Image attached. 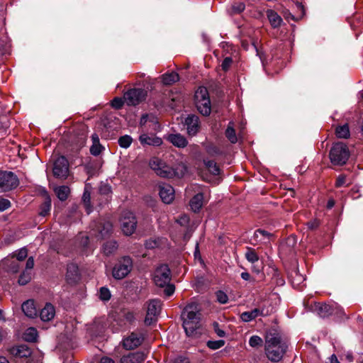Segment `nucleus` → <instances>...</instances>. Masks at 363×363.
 Returning <instances> with one entry per match:
<instances>
[{"mask_svg":"<svg viewBox=\"0 0 363 363\" xmlns=\"http://www.w3.org/2000/svg\"><path fill=\"white\" fill-rule=\"evenodd\" d=\"M347 186L348 184H346V176L344 174H340L337 178L336 182H335V186L336 187H341L342 186Z\"/></svg>","mask_w":363,"mask_h":363,"instance_id":"603ef678","label":"nucleus"},{"mask_svg":"<svg viewBox=\"0 0 363 363\" xmlns=\"http://www.w3.org/2000/svg\"><path fill=\"white\" fill-rule=\"evenodd\" d=\"M23 337L26 342H34L38 337V331L35 328H28L24 332Z\"/></svg>","mask_w":363,"mask_h":363,"instance_id":"72a5a7b5","label":"nucleus"},{"mask_svg":"<svg viewBox=\"0 0 363 363\" xmlns=\"http://www.w3.org/2000/svg\"><path fill=\"white\" fill-rule=\"evenodd\" d=\"M335 135L338 138L347 139L350 135V128L347 124L338 125L335 129Z\"/></svg>","mask_w":363,"mask_h":363,"instance_id":"473e14b6","label":"nucleus"},{"mask_svg":"<svg viewBox=\"0 0 363 363\" xmlns=\"http://www.w3.org/2000/svg\"><path fill=\"white\" fill-rule=\"evenodd\" d=\"M225 344V341L223 340H214V341H208L207 342V346L212 350H217L222 347Z\"/></svg>","mask_w":363,"mask_h":363,"instance_id":"49530a36","label":"nucleus"},{"mask_svg":"<svg viewBox=\"0 0 363 363\" xmlns=\"http://www.w3.org/2000/svg\"><path fill=\"white\" fill-rule=\"evenodd\" d=\"M232 62H233V60H232L231 57H225L221 64L222 69L224 71H227L230 68Z\"/></svg>","mask_w":363,"mask_h":363,"instance_id":"864d4df0","label":"nucleus"},{"mask_svg":"<svg viewBox=\"0 0 363 363\" xmlns=\"http://www.w3.org/2000/svg\"><path fill=\"white\" fill-rule=\"evenodd\" d=\"M318 225L319 223L316 220L308 223V228L311 229L316 228L318 226Z\"/></svg>","mask_w":363,"mask_h":363,"instance_id":"052dcab7","label":"nucleus"},{"mask_svg":"<svg viewBox=\"0 0 363 363\" xmlns=\"http://www.w3.org/2000/svg\"><path fill=\"white\" fill-rule=\"evenodd\" d=\"M99 298L102 301H108L111 298L109 289L106 287H101L99 291Z\"/></svg>","mask_w":363,"mask_h":363,"instance_id":"de8ad7c7","label":"nucleus"},{"mask_svg":"<svg viewBox=\"0 0 363 363\" xmlns=\"http://www.w3.org/2000/svg\"><path fill=\"white\" fill-rule=\"evenodd\" d=\"M315 310L322 318L328 317L333 313L332 307L326 303H318L315 306Z\"/></svg>","mask_w":363,"mask_h":363,"instance_id":"c85d7f7f","label":"nucleus"},{"mask_svg":"<svg viewBox=\"0 0 363 363\" xmlns=\"http://www.w3.org/2000/svg\"><path fill=\"white\" fill-rule=\"evenodd\" d=\"M330 363H340L335 354L330 357Z\"/></svg>","mask_w":363,"mask_h":363,"instance_id":"338daca9","label":"nucleus"},{"mask_svg":"<svg viewBox=\"0 0 363 363\" xmlns=\"http://www.w3.org/2000/svg\"><path fill=\"white\" fill-rule=\"evenodd\" d=\"M10 352L18 357H28L31 354L30 349L26 345H21L11 348Z\"/></svg>","mask_w":363,"mask_h":363,"instance_id":"5701e85b","label":"nucleus"},{"mask_svg":"<svg viewBox=\"0 0 363 363\" xmlns=\"http://www.w3.org/2000/svg\"><path fill=\"white\" fill-rule=\"evenodd\" d=\"M267 16L271 26L273 28H278L281 26L282 23V18L277 12L271 9L267 10Z\"/></svg>","mask_w":363,"mask_h":363,"instance_id":"cd10ccee","label":"nucleus"},{"mask_svg":"<svg viewBox=\"0 0 363 363\" xmlns=\"http://www.w3.org/2000/svg\"><path fill=\"white\" fill-rule=\"evenodd\" d=\"M179 80V74L175 72L166 73L162 76V81L164 84L170 85Z\"/></svg>","mask_w":363,"mask_h":363,"instance_id":"2f4dec72","label":"nucleus"},{"mask_svg":"<svg viewBox=\"0 0 363 363\" xmlns=\"http://www.w3.org/2000/svg\"><path fill=\"white\" fill-rule=\"evenodd\" d=\"M125 317V319L129 322H132L135 319V316L133 312H128Z\"/></svg>","mask_w":363,"mask_h":363,"instance_id":"680f3d73","label":"nucleus"},{"mask_svg":"<svg viewBox=\"0 0 363 363\" xmlns=\"http://www.w3.org/2000/svg\"><path fill=\"white\" fill-rule=\"evenodd\" d=\"M66 278L69 283H75L79 279L78 267L74 264L67 265Z\"/></svg>","mask_w":363,"mask_h":363,"instance_id":"393cba45","label":"nucleus"},{"mask_svg":"<svg viewBox=\"0 0 363 363\" xmlns=\"http://www.w3.org/2000/svg\"><path fill=\"white\" fill-rule=\"evenodd\" d=\"M139 140L143 145H147L158 147L162 144V138L155 135H149L146 133L141 134L139 137Z\"/></svg>","mask_w":363,"mask_h":363,"instance_id":"6ab92c4d","label":"nucleus"},{"mask_svg":"<svg viewBox=\"0 0 363 363\" xmlns=\"http://www.w3.org/2000/svg\"><path fill=\"white\" fill-rule=\"evenodd\" d=\"M92 225L96 228V230L93 229L94 230V234L101 239L106 238L112 231V224L109 221L99 222V223H94Z\"/></svg>","mask_w":363,"mask_h":363,"instance_id":"dca6fc26","label":"nucleus"},{"mask_svg":"<svg viewBox=\"0 0 363 363\" xmlns=\"http://www.w3.org/2000/svg\"><path fill=\"white\" fill-rule=\"evenodd\" d=\"M28 256V250L26 248L23 247L18 251L15 252L13 254V257H16V260H18V262L23 261Z\"/></svg>","mask_w":363,"mask_h":363,"instance_id":"79ce46f5","label":"nucleus"},{"mask_svg":"<svg viewBox=\"0 0 363 363\" xmlns=\"http://www.w3.org/2000/svg\"><path fill=\"white\" fill-rule=\"evenodd\" d=\"M213 325H214V329H215V331H216V334L219 337H224L225 333V332L223 330H220V329L218 328V323H215L213 324Z\"/></svg>","mask_w":363,"mask_h":363,"instance_id":"bf43d9fd","label":"nucleus"},{"mask_svg":"<svg viewBox=\"0 0 363 363\" xmlns=\"http://www.w3.org/2000/svg\"><path fill=\"white\" fill-rule=\"evenodd\" d=\"M206 152L210 156H217L222 154V151L216 145H211L206 147Z\"/></svg>","mask_w":363,"mask_h":363,"instance_id":"a18cd8bd","label":"nucleus"},{"mask_svg":"<svg viewBox=\"0 0 363 363\" xmlns=\"http://www.w3.org/2000/svg\"><path fill=\"white\" fill-rule=\"evenodd\" d=\"M188 221H189V218L185 215L182 216L179 220V222L182 225L187 223Z\"/></svg>","mask_w":363,"mask_h":363,"instance_id":"0e129e2a","label":"nucleus"},{"mask_svg":"<svg viewBox=\"0 0 363 363\" xmlns=\"http://www.w3.org/2000/svg\"><path fill=\"white\" fill-rule=\"evenodd\" d=\"M200 309L198 304L191 303L183 310L181 317L183 320V328L187 336L193 337L197 333L201 319Z\"/></svg>","mask_w":363,"mask_h":363,"instance_id":"f03ea898","label":"nucleus"},{"mask_svg":"<svg viewBox=\"0 0 363 363\" xmlns=\"http://www.w3.org/2000/svg\"><path fill=\"white\" fill-rule=\"evenodd\" d=\"M152 279L154 283L158 287L164 289V294L169 296L174 292V286L170 284L171 281V271L167 264H161L157 267L153 274Z\"/></svg>","mask_w":363,"mask_h":363,"instance_id":"20e7f679","label":"nucleus"},{"mask_svg":"<svg viewBox=\"0 0 363 363\" xmlns=\"http://www.w3.org/2000/svg\"><path fill=\"white\" fill-rule=\"evenodd\" d=\"M18 184V179L13 172L0 171V192L11 190Z\"/></svg>","mask_w":363,"mask_h":363,"instance_id":"9d476101","label":"nucleus"},{"mask_svg":"<svg viewBox=\"0 0 363 363\" xmlns=\"http://www.w3.org/2000/svg\"><path fill=\"white\" fill-rule=\"evenodd\" d=\"M272 234L269 232L257 229L255 231L253 236L251 238V243L252 245H257L258 243H264L270 240Z\"/></svg>","mask_w":363,"mask_h":363,"instance_id":"a211bd4d","label":"nucleus"},{"mask_svg":"<svg viewBox=\"0 0 363 363\" xmlns=\"http://www.w3.org/2000/svg\"><path fill=\"white\" fill-rule=\"evenodd\" d=\"M100 363H114V361L109 357H103L101 358Z\"/></svg>","mask_w":363,"mask_h":363,"instance_id":"69168bd1","label":"nucleus"},{"mask_svg":"<svg viewBox=\"0 0 363 363\" xmlns=\"http://www.w3.org/2000/svg\"><path fill=\"white\" fill-rule=\"evenodd\" d=\"M34 267V259L33 257L28 258L26 264V269L21 274L18 283L24 286L29 283L32 279V269Z\"/></svg>","mask_w":363,"mask_h":363,"instance_id":"4468645a","label":"nucleus"},{"mask_svg":"<svg viewBox=\"0 0 363 363\" xmlns=\"http://www.w3.org/2000/svg\"><path fill=\"white\" fill-rule=\"evenodd\" d=\"M288 345L283 340L279 332L275 329H271L265 335V354L267 358L274 362L280 361L286 350Z\"/></svg>","mask_w":363,"mask_h":363,"instance_id":"f257e3e1","label":"nucleus"},{"mask_svg":"<svg viewBox=\"0 0 363 363\" xmlns=\"http://www.w3.org/2000/svg\"><path fill=\"white\" fill-rule=\"evenodd\" d=\"M82 199L84 204H89L91 200L90 193L85 190L83 194Z\"/></svg>","mask_w":363,"mask_h":363,"instance_id":"13d9d810","label":"nucleus"},{"mask_svg":"<svg viewBox=\"0 0 363 363\" xmlns=\"http://www.w3.org/2000/svg\"><path fill=\"white\" fill-rule=\"evenodd\" d=\"M111 104H112L113 107H114L116 108H120L122 107V106L123 104V101L121 98H115L112 101Z\"/></svg>","mask_w":363,"mask_h":363,"instance_id":"6e6d98bb","label":"nucleus"},{"mask_svg":"<svg viewBox=\"0 0 363 363\" xmlns=\"http://www.w3.org/2000/svg\"><path fill=\"white\" fill-rule=\"evenodd\" d=\"M137 220L132 212L127 211L123 215L121 219V229L126 235H132L136 228Z\"/></svg>","mask_w":363,"mask_h":363,"instance_id":"ddd939ff","label":"nucleus"},{"mask_svg":"<svg viewBox=\"0 0 363 363\" xmlns=\"http://www.w3.org/2000/svg\"><path fill=\"white\" fill-rule=\"evenodd\" d=\"M144 359L145 355L143 352H132L123 356L121 359V363H141Z\"/></svg>","mask_w":363,"mask_h":363,"instance_id":"412c9836","label":"nucleus"},{"mask_svg":"<svg viewBox=\"0 0 363 363\" xmlns=\"http://www.w3.org/2000/svg\"><path fill=\"white\" fill-rule=\"evenodd\" d=\"M55 315V307L51 303H46L40 311V317L43 321L51 320Z\"/></svg>","mask_w":363,"mask_h":363,"instance_id":"b1692460","label":"nucleus"},{"mask_svg":"<svg viewBox=\"0 0 363 363\" xmlns=\"http://www.w3.org/2000/svg\"><path fill=\"white\" fill-rule=\"evenodd\" d=\"M22 311L24 314L31 318L37 316L38 310L33 300H28L22 304Z\"/></svg>","mask_w":363,"mask_h":363,"instance_id":"4be33fe9","label":"nucleus"},{"mask_svg":"<svg viewBox=\"0 0 363 363\" xmlns=\"http://www.w3.org/2000/svg\"><path fill=\"white\" fill-rule=\"evenodd\" d=\"M150 167L157 175L167 179L174 177H182L187 171L186 165L182 162L177 164L174 167H172L156 157L150 160Z\"/></svg>","mask_w":363,"mask_h":363,"instance_id":"7ed1b4c3","label":"nucleus"},{"mask_svg":"<svg viewBox=\"0 0 363 363\" xmlns=\"http://www.w3.org/2000/svg\"><path fill=\"white\" fill-rule=\"evenodd\" d=\"M245 5L242 2H238L235 3L233 6L232 9L234 13H239L245 10Z\"/></svg>","mask_w":363,"mask_h":363,"instance_id":"8fccbe9b","label":"nucleus"},{"mask_svg":"<svg viewBox=\"0 0 363 363\" xmlns=\"http://www.w3.org/2000/svg\"><path fill=\"white\" fill-rule=\"evenodd\" d=\"M167 140L169 143H171L174 146L179 148H184L188 144L186 138L181 135L180 133L169 134L167 135Z\"/></svg>","mask_w":363,"mask_h":363,"instance_id":"aec40b11","label":"nucleus"},{"mask_svg":"<svg viewBox=\"0 0 363 363\" xmlns=\"http://www.w3.org/2000/svg\"><path fill=\"white\" fill-rule=\"evenodd\" d=\"M11 207V202L9 200L4 198H0V211H4Z\"/></svg>","mask_w":363,"mask_h":363,"instance_id":"3c124183","label":"nucleus"},{"mask_svg":"<svg viewBox=\"0 0 363 363\" xmlns=\"http://www.w3.org/2000/svg\"><path fill=\"white\" fill-rule=\"evenodd\" d=\"M147 95V91L143 89H132L124 94V100L129 106H136L143 101Z\"/></svg>","mask_w":363,"mask_h":363,"instance_id":"f8f14e48","label":"nucleus"},{"mask_svg":"<svg viewBox=\"0 0 363 363\" xmlns=\"http://www.w3.org/2000/svg\"><path fill=\"white\" fill-rule=\"evenodd\" d=\"M204 164L208 170L213 175H218L220 169L217 164L213 160H204Z\"/></svg>","mask_w":363,"mask_h":363,"instance_id":"4c0bfd02","label":"nucleus"},{"mask_svg":"<svg viewBox=\"0 0 363 363\" xmlns=\"http://www.w3.org/2000/svg\"><path fill=\"white\" fill-rule=\"evenodd\" d=\"M225 136L231 143L234 144L238 141L235 130L233 127L230 125V123L225 130Z\"/></svg>","mask_w":363,"mask_h":363,"instance_id":"a19ab883","label":"nucleus"},{"mask_svg":"<svg viewBox=\"0 0 363 363\" xmlns=\"http://www.w3.org/2000/svg\"><path fill=\"white\" fill-rule=\"evenodd\" d=\"M335 205V201L333 200V199H330L328 201V204H327V206L328 208H331L334 206Z\"/></svg>","mask_w":363,"mask_h":363,"instance_id":"774afa93","label":"nucleus"},{"mask_svg":"<svg viewBox=\"0 0 363 363\" xmlns=\"http://www.w3.org/2000/svg\"><path fill=\"white\" fill-rule=\"evenodd\" d=\"M50 208L51 201L50 199H48L40 207V215L43 217L46 216L50 212Z\"/></svg>","mask_w":363,"mask_h":363,"instance_id":"37998d69","label":"nucleus"},{"mask_svg":"<svg viewBox=\"0 0 363 363\" xmlns=\"http://www.w3.org/2000/svg\"><path fill=\"white\" fill-rule=\"evenodd\" d=\"M216 298L217 301L222 304H225L228 301V297L227 294L222 291H218L216 293Z\"/></svg>","mask_w":363,"mask_h":363,"instance_id":"09e8293b","label":"nucleus"},{"mask_svg":"<svg viewBox=\"0 0 363 363\" xmlns=\"http://www.w3.org/2000/svg\"><path fill=\"white\" fill-rule=\"evenodd\" d=\"M173 363H190L188 358L185 357H178L175 358L173 361Z\"/></svg>","mask_w":363,"mask_h":363,"instance_id":"4d7b16f0","label":"nucleus"},{"mask_svg":"<svg viewBox=\"0 0 363 363\" xmlns=\"http://www.w3.org/2000/svg\"><path fill=\"white\" fill-rule=\"evenodd\" d=\"M145 245L146 248L153 249V248L157 247L158 242L156 240L150 239L145 242Z\"/></svg>","mask_w":363,"mask_h":363,"instance_id":"5fc2aeb1","label":"nucleus"},{"mask_svg":"<svg viewBox=\"0 0 363 363\" xmlns=\"http://www.w3.org/2000/svg\"><path fill=\"white\" fill-rule=\"evenodd\" d=\"M53 174L59 179H66L69 174V162L64 156L59 157L53 164Z\"/></svg>","mask_w":363,"mask_h":363,"instance_id":"9b49d317","label":"nucleus"},{"mask_svg":"<svg viewBox=\"0 0 363 363\" xmlns=\"http://www.w3.org/2000/svg\"><path fill=\"white\" fill-rule=\"evenodd\" d=\"M194 102L199 112L204 116H208L211 112V103L207 89L200 86L195 91Z\"/></svg>","mask_w":363,"mask_h":363,"instance_id":"423d86ee","label":"nucleus"},{"mask_svg":"<svg viewBox=\"0 0 363 363\" xmlns=\"http://www.w3.org/2000/svg\"><path fill=\"white\" fill-rule=\"evenodd\" d=\"M145 339V334L142 331H134L124 337L121 341L123 347L127 350H132L142 345Z\"/></svg>","mask_w":363,"mask_h":363,"instance_id":"6e6552de","label":"nucleus"},{"mask_svg":"<svg viewBox=\"0 0 363 363\" xmlns=\"http://www.w3.org/2000/svg\"><path fill=\"white\" fill-rule=\"evenodd\" d=\"M245 257L246 259L252 264H255L259 260V256L255 250L250 247H247Z\"/></svg>","mask_w":363,"mask_h":363,"instance_id":"c9c22d12","label":"nucleus"},{"mask_svg":"<svg viewBox=\"0 0 363 363\" xmlns=\"http://www.w3.org/2000/svg\"><path fill=\"white\" fill-rule=\"evenodd\" d=\"M160 196L165 203H170L174 199V189L169 184H163L160 186Z\"/></svg>","mask_w":363,"mask_h":363,"instance_id":"f3484780","label":"nucleus"},{"mask_svg":"<svg viewBox=\"0 0 363 363\" xmlns=\"http://www.w3.org/2000/svg\"><path fill=\"white\" fill-rule=\"evenodd\" d=\"M261 315H262V311L258 308H255L251 311L243 312L240 318L244 322H250Z\"/></svg>","mask_w":363,"mask_h":363,"instance_id":"c756f323","label":"nucleus"},{"mask_svg":"<svg viewBox=\"0 0 363 363\" xmlns=\"http://www.w3.org/2000/svg\"><path fill=\"white\" fill-rule=\"evenodd\" d=\"M133 269V260L129 256L121 257L113 268L112 275L116 279L127 277Z\"/></svg>","mask_w":363,"mask_h":363,"instance_id":"0eeeda50","label":"nucleus"},{"mask_svg":"<svg viewBox=\"0 0 363 363\" xmlns=\"http://www.w3.org/2000/svg\"><path fill=\"white\" fill-rule=\"evenodd\" d=\"M161 301L158 299L151 300L147 307V313L145 318V323L150 325L157 320V317L161 311Z\"/></svg>","mask_w":363,"mask_h":363,"instance_id":"1a4fd4ad","label":"nucleus"},{"mask_svg":"<svg viewBox=\"0 0 363 363\" xmlns=\"http://www.w3.org/2000/svg\"><path fill=\"white\" fill-rule=\"evenodd\" d=\"M92 145L90 147V152L94 156L99 155L104 150V147L100 144L99 138L97 134L91 135Z\"/></svg>","mask_w":363,"mask_h":363,"instance_id":"a878e982","label":"nucleus"},{"mask_svg":"<svg viewBox=\"0 0 363 363\" xmlns=\"http://www.w3.org/2000/svg\"><path fill=\"white\" fill-rule=\"evenodd\" d=\"M203 203V195L201 193L196 194L190 201L189 205L194 212H198Z\"/></svg>","mask_w":363,"mask_h":363,"instance_id":"bb28decb","label":"nucleus"},{"mask_svg":"<svg viewBox=\"0 0 363 363\" xmlns=\"http://www.w3.org/2000/svg\"><path fill=\"white\" fill-rule=\"evenodd\" d=\"M350 156V152L348 147L341 142L334 143L329 152L330 162L334 165H344L347 162Z\"/></svg>","mask_w":363,"mask_h":363,"instance_id":"39448f33","label":"nucleus"},{"mask_svg":"<svg viewBox=\"0 0 363 363\" xmlns=\"http://www.w3.org/2000/svg\"><path fill=\"white\" fill-rule=\"evenodd\" d=\"M55 192L60 201H65L69 194V188L67 186H61L55 189Z\"/></svg>","mask_w":363,"mask_h":363,"instance_id":"f704fd0d","label":"nucleus"},{"mask_svg":"<svg viewBox=\"0 0 363 363\" xmlns=\"http://www.w3.org/2000/svg\"><path fill=\"white\" fill-rule=\"evenodd\" d=\"M262 339L258 335H252L249 340V345L252 347L262 346Z\"/></svg>","mask_w":363,"mask_h":363,"instance_id":"c03bdc74","label":"nucleus"},{"mask_svg":"<svg viewBox=\"0 0 363 363\" xmlns=\"http://www.w3.org/2000/svg\"><path fill=\"white\" fill-rule=\"evenodd\" d=\"M133 138L128 135H125L118 138V143L121 147L127 149L132 144Z\"/></svg>","mask_w":363,"mask_h":363,"instance_id":"ea45409f","label":"nucleus"},{"mask_svg":"<svg viewBox=\"0 0 363 363\" xmlns=\"http://www.w3.org/2000/svg\"><path fill=\"white\" fill-rule=\"evenodd\" d=\"M240 276H241V278L245 281H249L251 277L250 274L247 272H242Z\"/></svg>","mask_w":363,"mask_h":363,"instance_id":"e2e57ef3","label":"nucleus"},{"mask_svg":"<svg viewBox=\"0 0 363 363\" xmlns=\"http://www.w3.org/2000/svg\"><path fill=\"white\" fill-rule=\"evenodd\" d=\"M148 121H150V123L154 126V130L158 131L160 130V125L156 121L155 118L153 116H149L148 114H145L141 117L140 121V125L141 127L145 126Z\"/></svg>","mask_w":363,"mask_h":363,"instance_id":"7c9ffc66","label":"nucleus"},{"mask_svg":"<svg viewBox=\"0 0 363 363\" xmlns=\"http://www.w3.org/2000/svg\"><path fill=\"white\" fill-rule=\"evenodd\" d=\"M6 270L11 273H17L20 269V262L16 259H8L6 262Z\"/></svg>","mask_w":363,"mask_h":363,"instance_id":"e433bc0d","label":"nucleus"},{"mask_svg":"<svg viewBox=\"0 0 363 363\" xmlns=\"http://www.w3.org/2000/svg\"><path fill=\"white\" fill-rule=\"evenodd\" d=\"M187 133L190 136H194L200 129L199 118L196 115H189L185 119Z\"/></svg>","mask_w":363,"mask_h":363,"instance_id":"2eb2a0df","label":"nucleus"},{"mask_svg":"<svg viewBox=\"0 0 363 363\" xmlns=\"http://www.w3.org/2000/svg\"><path fill=\"white\" fill-rule=\"evenodd\" d=\"M118 248V244L116 241L111 240L106 242L103 246V251L105 255H110L113 254Z\"/></svg>","mask_w":363,"mask_h":363,"instance_id":"58836bf2","label":"nucleus"}]
</instances>
